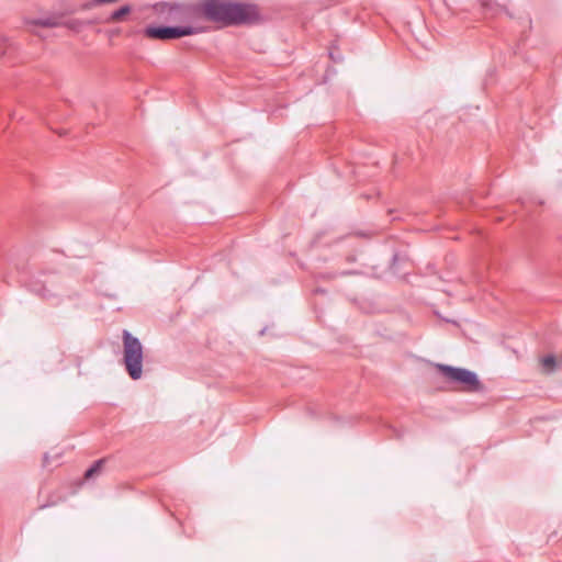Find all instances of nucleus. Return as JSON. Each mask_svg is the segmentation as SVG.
<instances>
[{"label":"nucleus","instance_id":"9d476101","mask_svg":"<svg viewBox=\"0 0 562 562\" xmlns=\"http://www.w3.org/2000/svg\"><path fill=\"white\" fill-rule=\"evenodd\" d=\"M44 463H45V464H48V456H45V457H44Z\"/></svg>","mask_w":562,"mask_h":562},{"label":"nucleus","instance_id":"39448f33","mask_svg":"<svg viewBox=\"0 0 562 562\" xmlns=\"http://www.w3.org/2000/svg\"><path fill=\"white\" fill-rule=\"evenodd\" d=\"M132 8L130 5H123L120 9L112 12L109 16L108 22H122L131 13Z\"/></svg>","mask_w":562,"mask_h":562},{"label":"nucleus","instance_id":"f257e3e1","mask_svg":"<svg viewBox=\"0 0 562 562\" xmlns=\"http://www.w3.org/2000/svg\"><path fill=\"white\" fill-rule=\"evenodd\" d=\"M202 12L207 20L225 25L250 24L260 18L257 5L228 0H205Z\"/></svg>","mask_w":562,"mask_h":562},{"label":"nucleus","instance_id":"6e6552de","mask_svg":"<svg viewBox=\"0 0 562 562\" xmlns=\"http://www.w3.org/2000/svg\"><path fill=\"white\" fill-rule=\"evenodd\" d=\"M34 24L45 26V27H55V26L59 25L58 21L53 18L37 20L34 22Z\"/></svg>","mask_w":562,"mask_h":562},{"label":"nucleus","instance_id":"7ed1b4c3","mask_svg":"<svg viewBox=\"0 0 562 562\" xmlns=\"http://www.w3.org/2000/svg\"><path fill=\"white\" fill-rule=\"evenodd\" d=\"M436 368L442 376L449 382L458 384L463 391L477 392L482 390V384L477 375L468 369L446 364H436Z\"/></svg>","mask_w":562,"mask_h":562},{"label":"nucleus","instance_id":"20e7f679","mask_svg":"<svg viewBox=\"0 0 562 562\" xmlns=\"http://www.w3.org/2000/svg\"><path fill=\"white\" fill-rule=\"evenodd\" d=\"M201 32V27L194 26H148L145 30V35L149 38L167 41L190 36Z\"/></svg>","mask_w":562,"mask_h":562},{"label":"nucleus","instance_id":"f03ea898","mask_svg":"<svg viewBox=\"0 0 562 562\" xmlns=\"http://www.w3.org/2000/svg\"><path fill=\"white\" fill-rule=\"evenodd\" d=\"M123 361L128 375L138 380L143 373V346L127 330L123 331Z\"/></svg>","mask_w":562,"mask_h":562},{"label":"nucleus","instance_id":"1a4fd4ad","mask_svg":"<svg viewBox=\"0 0 562 562\" xmlns=\"http://www.w3.org/2000/svg\"><path fill=\"white\" fill-rule=\"evenodd\" d=\"M67 26L70 29V30H74V31H79L80 30V26H81V22L79 21H72V22H69L67 23Z\"/></svg>","mask_w":562,"mask_h":562},{"label":"nucleus","instance_id":"0eeeda50","mask_svg":"<svg viewBox=\"0 0 562 562\" xmlns=\"http://www.w3.org/2000/svg\"><path fill=\"white\" fill-rule=\"evenodd\" d=\"M103 463H104L103 460L97 461L89 470H87V472L85 474L86 479H91L94 475L99 474L101 472Z\"/></svg>","mask_w":562,"mask_h":562},{"label":"nucleus","instance_id":"423d86ee","mask_svg":"<svg viewBox=\"0 0 562 562\" xmlns=\"http://www.w3.org/2000/svg\"><path fill=\"white\" fill-rule=\"evenodd\" d=\"M558 366L557 359L553 356H546L541 359V368L544 373H551Z\"/></svg>","mask_w":562,"mask_h":562}]
</instances>
